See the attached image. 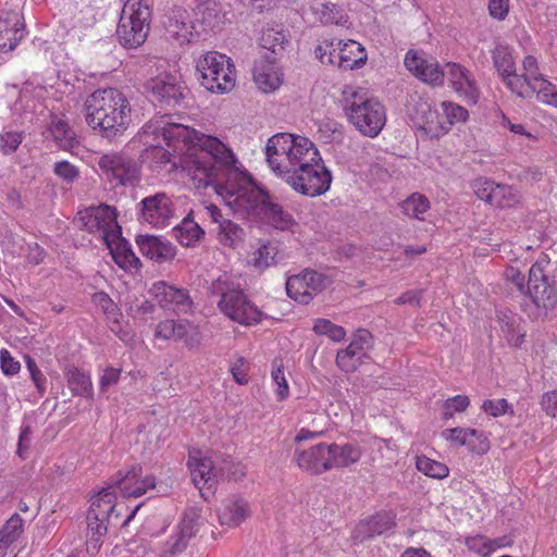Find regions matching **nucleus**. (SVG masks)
Returning <instances> with one entry per match:
<instances>
[{
  "label": "nucleus",
  "instance_id": "nucleus-1",
  "mask_svg": "<svg viewBox=\"0 0 557 557\" xmlns=\"http://www.w3.org/2000/svg\"><path fill=\"white\" fill-rule=\"evenodd\" d=\"M162 137L169 147L181 150L186 148L184 170L197 188L212 186L214 189L237 163L233 151L220 139L183 124L164 126Z\"/></svg>",
  "mask_w": 557,
  "mask_h": 557
},
{
  "label": "nucleus",
  "instance_id": "nucleus-2",
  "mask_svg": "<svg viewBox=\"0 0 557 557\" xmlns=\"http://www.w3.org/2000/svg\"><path fill=\"white\" fill-rule=\"evenodd\" d=\"M214 190L242 219L262 221L282 231L288 230L294 223L293 216L237 163Z\"/></svg>",
  "mask_w": 557,
  "mask_h": 557
},
{
  "label": "nucleus",
  "instance_id": "nucleus-3",
  "mask_svg": "<svg viewBox=\"0 0 557 557\" xmlns=\"http://www.w3.org/2000/svg\"><path fill=\"white\" fill-rule=\"evenodd\" d=\"M86 123L106 139L122 136L132 122V108L127 97L116 88L97 89L85 102Z\"/></svg>",
  "mask_w": 557,
  "mask_h": 557
},
{
  "label": "nucleus",
  "instance_id": "nucleus-4",
  "mask_svg": "<svg viewBox=\"0 0 557 557\" xmlns=\"http://www.w3.org/2000/svg\"><path fill=\"white\" fill-rule=\"evenodd\" d=\"M295 139L290 150L293 173L287 176V184L305 196L325 194L331 186V172L312 141L302 136H295Z\"/></svg>",
  "mask_w": 557,
  "mask_h": 557
},
{
  "label": "nucleus",
  "instance_id": "nucleus-5",
  "mask_svg": "<svg viewBox=\"0 0 557 557\" xmlns=\"http://www.w3.org/2000/svg\"><path fill=\"white\" fill-rule=\"evenodd\" d=\"M549 260L544 257L529 270V280L522 305L524 312L534 320L546 318L557 308V287L549 271Z\"/></svg>",
  "mask_w": 557,
  "mask_h": 557
},
{
  "label": "nucleus",
  "instance_id": "nucleus-6",
  "mask_svg": "<svg viewBox=\"0 0 557 557\" xmlns=\"http://www.w3.org/2000/svg\"><path fill=\"white\" fill-rule=\"evenodd\" d=\"M210 293L220 297L218 308L232 321L243 325H252L261 321L262 312L228 276L223 275L214 280Z\"/></svg>",
  "mask_w": 557,
  "mask_h": 557
},
{
  "label": "nucleus",
  "instance_id": "nucleus-7",
  "mask_svg": "<svg viewBox=\"0 0 557 557\" xmlns=\"http://www.w3.org/2000/svg\"><path fill=\"white\" fill-rule=\"evenodd\" d=\"M199 82L207 90L225 94L235 86L236 70L231 59L216 51L200 55L196 62Z\"/></svg>",
  "mask_w": 557,
  "mask_h": 557
},
{
  "label": "nucleus",
  "instance_id": "nucleus-8",
  "mask_svg": "<svg viewBox=\"0 0 557 557\" xmlns=\"http://www.w3.org/2000/svg\"><path fill=\"white\" fill-rule=\"evenodd\" d=\"M151 11L141 0H127L116 27V37L125 48L143 45L150 29Z\"/></svg>",
  "mask_w": 557,
  "mask_h": 557
},
{
  "label": "nucleus",
  "instance_id": "nucleus-9",
  "mask_svg": "<svg viewBox=\"0 0 557 557\" xmlns=\"http://www.w3.org/2000/svg\"><path fill=\"white\" fill-rule=\"evenodd\" d=\"M346 113L350 123L369 137L377 136L386 122L384 107L376 99L357 92L347 100Z\"/></svg>",
  "mask_w": 557,
  "mask_h": 557
},
{
  "label": "nucleus",
  "instance_id": "nucleus-10",
  "mask_svg": "<svg viewBox=\"0 0 557 557\" xmlns=\"http://www.w3.org/2000/svg\"><path fill=\"white\" fill-rule=\"evenodd\" d=\"M145 89L152 101L169 108L181 106L189 94L183 77L172 73L150 78L146 82Z\"/></svg>",
  "mask_w": 557,
  "mask_h": 557
},
{
  "label": "nucleus",
  "instance_id": "nucleus-11",
  "mask_svg": "<svg viewBox=\"0 0 557 557\" xmlns=\"http://www.w3.org/2000/svg\"><path fill=\"white\" fill-rule=\"evenodd\" d=\"M201 509L197 507L187 508L180 523L172 531L170 536L161 544L159 548L160 557H175L186 549L191 537H194L199 528Z\"/></svg>",
  "mask_w": 557,
  "mask_h": 557
},
{
  "label": "nucleus",
  "instance_id": "nucleus-12",
  "mask_svg": "<svg viewBox=\"0 0 557 557\" xmlns=\"http://www.w3.org/2000/svg\"><path fill=\"white\" fill-rule=\"evenodd\" d=\"M156 341L182 342L189 349L199 348L202 333L199 325L186 319H165L160 321L153 332Z\"/></svg>",
  "mask_w": 557,
  "mask_h": 557
},
{
  "label": "nucleus",
  "instance_id": "nucleus-13",
  "mask_svg": "<svg viewBox=\"0 0 557 557\" xmlns=\"http://www.w3.org/2000/svg\"><path fill=\"white\" fill-rule=\"evenodd\" d=\"M372 348V334L363 329L357 330L349 345L337 351L336 366L346 373H352L369 359V352Z\"/></svg>",
  "mask_w": 557,
  "mask_h": 557
},
{
  "label": "nucleus",
  "instance_id": "nucleus-14",
  "mask_svg": "<svg viewBox=\"0 0 557 557\" xmlns=\"http://www.w3.org/2000/svg\"><path fill=\"white\" fill-rule=\"evenodd\" d=\"M330 283L331 280L325 274L307 269L287 278L286 293L295 301L307 305Z\"/></svg>",
  "mask_w": 557,
  "mask_h": 557
},
{
  "label": "nucleus",
  "instance_id": "nucleus-15",
  "mask_svg": "<svg viewBox=\"0 0 557 557\" xmlns=\"http://www.w3.org/2000/svg\"><path fill=\"white\" fill-rule=\"evenodd\" d=\"M98 165L115 186L134 185L139 178L137 162L123 153H106L99 158Z\"/></svg>",
  "mask_w": 557,
  "mask_h": 557
},
{
  "label": "nucleus",
  "instance_id": "nucleus-16",
  "mask_svg": "<svg viewBox=\"0 0 557 557\" xmlns=\"http://www.w3.org/2000/svg\"><path fill=\"white\" fill-rule=\"evenodd\" d=\"M295 135L278 133L268 139L265 146L267 161L271 170L287 182V176L293 173L292 143Z\"/></svg>",
  "mask_w": 557,
  "mask_h": 557
},
{
  "label": "nucleus",
  "instance_id": "nucleus-17",
  "mask_svg": "<svg viewBox=\"0 0 557 557\" xmlns=\"http://www.w3.org/2000/svg\"><path fill=\"white\" fill-rule=\"evenodd\" d=\"M408 114L413 125L431 137H438L448 132V127L437 122V112L432 109L428 98L414 92L410 95Z\"/></svg>",
  "mask_w": 557,
  "mask_h": 557
},
{
  "label": "nucleus",
  "instance_id": "nucleus-18",
  "mask_svg": "<svg viewBox=\"0 0 557 557\" xmlns=\"http://www.w3.org/2000/svg\"><path fill=\"white\" fill-rule=\"evenodd\" d=\"M163 26L166 36L180 46L191 42L198 36L193 11L183 7L172 8L164 15Z\"/></svg>",
  "mask_w": 557,
  "mask_h": 557
},
{
  "label": "nucleus",
  "instance_id": "nucleus-19",
  "mask_svg": "<svg viewBox=\"0 0 557 557\" xmlns=\"http://www.w3.org/2000/svg\"><path fill=\"white\" fill-rule=\"evenodd\" d=\"M141 221L153 227H165L171 224L174 218V205L171 198L164 193L145 197L140 202Z\"/></svg>",
  "mask_w": 557,
  "mask_h": 557
},
{
  "label": "nucleus",
  "instance_id": "nucleus-20",
  "mask_svg": "<svg viewBox=\"0 0 557 557\" xmlns=\"http://www.w3.org/2000/svg\"><path fill=\"white\" fill-rule=\"evenodd\" d=\"M149 293L160 307L177 314L188 313L194 308V301L187 289L170 285L164 281L153 283Z\"/></svg>",
  "mask_w": 557,
  "mask_h": 557
},
{
  "label": "nucleus",
  "instance_id": "nucleus-21",
  "mask_svg": "<svg viewBox=\"0 0 557 557\" xmlns=\"http://www.w3.org/2000/svg\"><path fill=\"white\" fill-rule=\"evenodd\" d=\"M78 214L76 223L90 233L101 232L107 243L109 240V231L117 227L115 210L108 205L90 207Z\"/></svg>",
  "mask_w": 557,
  "mask_h": 557
},
{
  "label": "nucleus",
  "instance_id": "nucleus-22",
  "mask_svg": "<svg viewBox=\"0 0 557 557\" xmlns=\"http://www.w3.org/2000/svg\"><path fill=\"white\" fill-rule=\"evenodd\" d=\"M203 214L216 225V236L221 245L236 248L245 239V231L238 224L223 216L221 209L210 203L203 207Z\"/></svg>",
  "mask_w": 557,
  "mask_h": 557
},
{
  "label": "nucleus",
  "instance_id": "nucleus-23",
  "mask_svg": "<svg viewBox=\"0 0 557 557\" xmlns=\"http://www.w3.org/2000/svg\"><path fill=\"white\" fill-rule=\"evenodd\" d=\"M455 92L468 102L475 103L480 91L471 72L465 66L448 62L444 65V79Z\"/></svg>",
  "mask_w": 557,
  "mask_h": 557
},
{
  "label": "nucleus",
  "instance_id": "nucleus-24",
  "mask_svg": "<svg viewBox=\"0 0 557 557\" xmlns=\"http://www.w3.org/2000/svg\"><path fill=\"white\" fill-rule=\"evenodd\" d=\"M405 65L408 71L428 84L441 86L444 83V66L441 67L433 58L410 50L406 54Z\"/></svg>",
  "mask_w": 557,
  "mask_h": 557
},
{
  "label": "nucleus",
  "instance_id": "nucleus-25",
  "mask_svg": "<svg viewBox=\"0 0 557 557\" xmlns=\"http://www.w3.org/2000/svg\"><path fill=\"white\" fill-rule=\"evenodd\" d=\"M216 455L218 453H212L209 456L201 458L193 457L188 460L193 482L205 497L206 494L203 490L206 488L209 494H213V490L218 483V462H215Z\"/></svg>",
  "mask_w": 557,
  "mask_h": 557
},
{
  "label": "nucleus",
  "instance_id": "nucleus-26",
  "mask_svg": "<svg viewBox=\"0 0 557 557\" xmlns=\"http://www.w3.org/2000/svg\"><path fill=\"white\" fill-rule=\"evenodd\" d=\"M25 36L23 16L15 10H3L0 15V52L15 49Z\"/></svg>",
  "mask_w": 557,
  "mask_h": 557
},
{
  "label": "nucleus",
  "instance_id": "nucleus-27",
  "mask_svg": "<svg viewBox=\"0 0 557 557\" xmlns=\"http://www.w3.org/2000/svg\"><path fill=\"white\" fill-rule=\"evenodd\" d=\"M326 444L320 443L307 449H296L294 461L305 472L318 475L329 471Z\"/></svg>",
  "mask_w": 557,
  "mask_h": 557
},
{
  "label": "nucleus",
  "instance_id": "nucleus-28",
  "mask_svg": "<svg viewBox=\"0 0 557 557\" xmlns=\"http://www.w3.org/2000/svg\"><path fill=\"white\" fill-rule=\"evenodd\" d=\"M141 467L133 466L124 475L112 481L115 488H119L124 497H140L148 490L156 486L153 476L140 479Z\"/></svg>",
  "mask_w": 557,
  "mask_h": 557
},
{
  "label": "nucleus",
  "instance_id": "nucleus-29",
  "mask_svg": "<svg viewBox=\"0 0 557 557\" xmlns=\"http://www.w3.org/2000/svg\"><path fill=\"white\" fill-rule=\"evenodd\" d=\"M251 513L249 503L240 496H230L219 509V521L222 525L235 528L243 523Z\"/></svg>",
  "mask_w": 557,
  "mask_h": 557
},
{
  "label": "nucleus",
  "instance_id": "nucleus-30",
  "mask_svg": "<svg viewBox=\"0 0 557 557\" xmlns=\"http://www.w3.org/2000/svg\"><path fill=\"white\" fill-rule=\"evenodd\" d=\"M337 52L331 53V57L336 58L334 65L342 70H354L361 67L367 61V52L364 48L355 40L343 42L336 40Z\"/></svg>",
  "mask_w": 557,
  "mask_h": 557
},
{
  "label": "nucleus",
  "instance_id": "nucleus-31",
  "mask_svg": "<svg viewBox=\"0 0 557 557\" xmlns=\"http://www.w3.org/2000/svg\"><path fill=\"white\" fill-rule=\"evenodd\" d=\"M253 81L263 92H273L282 85V73L274 61L268 58L256 62Z\"/></svg>",
  "mask_w": 557,
  "mask_h": 557
},
{
  "label": "nucleus",
  "instance_id": "nucleus-32",
  "mask_svg": "<svg viewBox=\"0 0 557 557\" xmlns=\"http://www.w3.org/2000/svg\"><path fill=\"white\" fill-rule=\"evenodd\" d=\"M542 78L544 75L540 72L537 60L533 55H527L522 61V73H517V84L520 87H512L511 92L521 99H529L531 88Z\"/></svg>",
  "mask_w": 557,
  "mask_h": 557
},
{
  "label": "nucleus",
  "instance_id": "nucleus-33",
  "mask_svg": "<svg viewBox=\"0 0 557 557\" xmlns=\"http://www.w3.org/2000/svg\"><path fill=\"white\" fill-rule=\"evenodd\" d=\"M492 58L494 66L506 87L510 91L512 87H520L517 84L519 81L517 79L516 64L508 47L500 45L497 46L492 52Z\"/></svg>",
  "mask_w": 557,
  "mask_h": 557
},
{
  "label": "nucleus",
  "instance_id": "nucleus-34",
  "mask_svg": "<svg viewBox=\"0 0 557 557\" xmlns=\"http://www.w3.org/2000/svg\"><path fill=\"white\" fill-rule=\"evenodd\" d=\"M329 453V470L333 468H346L356 463L362 455L360 447L356 444H326Z\"/></svg>",
  "mask_w": 557,
  "mask_h": 557
},
{
  "label": "nucleus",
  "instance_id": "nucleus-35",
  "mask_svg": "<svg viewBox=\"0 0 557 557\" xmlns=\"http://www.w3.org/2000/svg\"><path fill=\"white\" fill-rule=\"evenodd\" d=\"M394 527L395 516L387 511H381L358 524L356 537L361 540L373 537L389 531Z\"/></svg>",
  "mask_w": 557,
  "mask_h": 557
},
{
  "label": "nucleus",
  "instance_id": "nucleus-36",
  "mask_svg": "<svg viewBox=\"0 0 557 557\" xmlns=\"http://www.w3.org/2000/svg\"><path fill=\"white\" fill-rule=\"evenodd\" d=\"M310 11L323 24L343 25L346 23L344 9L334 0H313Z\"/></svg>",
  "mask_w": 557,
  "mask_h": 557
},
{
  "label": "nucleus",
  "instance_id": "nucleus-37",
  "mask_svg": "<svg viewBox=\"0 0 557 557\" xmlns=\"http://www.w3.org/2000/svg\"><path fill=\"white\" fill-rule=\"evenodd\" d=\"M191 11L196 25L202 26L203 30L219 27L224 17L220 5L213 0L203 1Z\"/></svg>",
  "mask_w": 557,
  "mask_h": 557
},
{
  "label": "nucleus",
  "instance_id": "nucleus-38",
  "mask_svg": "<svg viewBox=\"0 0 557 557\" xmlns=\"http://www.w3.org/2000/svg\"><path fill=\"white\" fill-rule=\"evenodd\" d=\"M137 244L143 255L159 262L173 257V248L169 243L162 242L153 235H140Z\"/></svg>",
  "mask_w": 557,
  "mask_h": 557
},
{
  "label": "nucleus",
  "instance_id": "nucleus-39",
  "mask_svg": "<svg viewBox=\"0 0 557 557\" xmlns=\"http://www.w3.org/2000/svg\"><path fill=\"white\" fill-rule=\"evenodd\" d=\"M55 144L63 150H71L78 145L77 136L69 123L58 116H53L49 128Z\"/></svg>",
  "mask_w": 557,
  "mask_h": 557
},
{
  "label": "nucleus",
  "instance_id": "nucleus-40",
  "mask_svg": "<svg viewBox=\"0 0 557 557\" xmlns=\"http://www.w3.org/2000/svg\"><path fill=\"white\" fill-rule=\"evenodd\" d=\"M174 237L186 247L196 245L205 235L203 230L188 214L172 230Z\"/></svg>",
  "mask_w": 557,
  "mask_h": 557
},
{
  "label": "nucleus",
  "instance_id": "nucleus-41",
  "mask_svg": "<svg viewBox=\"0 0 557 557\" xmlns=\"http://www.w3.org/2000/svg\"><path fill=\"white\" fill-rule=\"evenodd\" d=\"M114 490L115 487L113 483H111L91 497L89 510L95 509V513H99V517L109 520L115 511L116 496Z\"/></svg>",
  "mask_w": 557,
  "mask_h": 557
},
{
  "label": "nucleus",
  "instance_id": "nucleus-42",
  "mask_svg": "<svg viewBox=\"0 0 557 557\" xmlns=\"http://www.w3.org/2000/svg\"><path fill=\"white\" fill-rule=\"evenodd\" d=\"M215 462H218V480L231 479L238 481L246 475L245 467L239 462H235L231 456H225L218 453Z\"/></svg>",
  "mask_w": 557,
  "mask_h": 557
},
{
  "label": "nucleus",
  "instance_id": "nucleus-43",
  "mask_svg": "<svg viewBox=\"0 0 557 557\" xmlns=\"http://www.w3.org/2000/svg\"><path fill=\"white\" fill-rule=\"evenodd\" d=\"M109 248L112 251V257L116 264H119L123 269H136L138 268L140 261L133 252L129 244L123 239H121L115 248H112L110 243H107Z\"/></svg>",
  "mask_w": 557,
  "mask_h": 557
},
{
  "label": "nucleus",
  "instance_id": "nucleus-44",
  "mask_svg": "<svg viewBox=\"0 0 557 557\" xmlns=\"http://www.w3.org/2000/svg\"><path fill=\"white\" fill-rule=\"evenodd\" d=\"M278 262V246L275 243L262 244L253 257V265L259 270L268 269Z\"/></svg>",
  "mask_w": 557,
  "mask_h": 557
},
{
  "label": "nucleus",
  "instance_id": "nucleus-45",
  "mask_svg": "<svg viewBox=\"0 0 557 557\" xmlns=\"http://www.w3.org/2000/svg\"><path fill=\"white\" fill-rule=\"evenodd\" d=\"M24 530V521L18 513H14L0 529V544L8 547L15 542Z\"/></svg>",
  "mask_w": 557,
  "mask_h": 557
},
{
  "label": "nucleus",
  "instance_id": "nucleus-46",
  "mask_svg": "<svg viewBox=\"0 0 557 557\" xmlns=\"http://www.w3.org/2000/svg\"><path fill=\"white\" fill-rule=\"evenodd\" d=\"M430 203L426 197L412 194L401 203V209L408 218L423 221V214L429 210Z\"/></svg>",
  "mask_w": 557,
  "mask_h": 557
},
{
  "label": "nucleus",
  "instance_id": "nucleus-47",
  "mask_svg": "<svg viewBox=\"0 0 557 557\" xmlns=\"http://www.w3.org/2000/svg\"><path fill=\"white\" fill-rule=\"evenodd\" d=\"M416 467L423 474L434 479H444L449 474V469L446 465L425 456L417 457Z\"/></svg>",
  "mask_w": 557,
  "mask_h": 557
},
{
  "label": "nucleus",
  "instance_id": "nucleus-48",
  "mask_svg": "<svg viewBox=\"0 0 557 557\" xmlns=\"http://www.w3.org/2000/svg\"><path fill=\"white\" fill-rule=\"evenodd\" d=\"M67 382L74 394L82 396L92 395V383L88 374L75 369L69 372Z\"/></svg>",
  "mask_w": 557,
  "mask_h": 557
},
{
  "label": "nucleus",
  "instance_id": "nucleus-49",
  "mask_svg": "<svg viewBox=\"0 0 557 557\" xmlns=\"http://www.w3.org/2000/svg\"><path fill=\"white\" fill-rule=\"evenodd\" d=\"M536 95V99L545 104L557 108V90L556 87L545 77L539 81L530 91V98Z\"/></svg>",
  "mask_w": 557,
  "mask_h": 557
},
{
  "label": "nucleus",
  "instance_id": "nucleus-50",
  "mask_svg": "<svg viewBox=\"0 0 557 557\" xmlns=\"http://www.w3.org/2000/svg\"><path fill=\"white\" fill-rule=\"evenodd\" d=\"M313 331L318 335L330 337L334 342H342L346 336L343 326L336 325L327 319H317L313 324Z\"/></svg>",
  "mask_w": 557,
  "mask_h": 557
},
{
  "label": "nucleus",
  "instance_id": "nucleus-51",
  "mask_svg": "<svg viewBox=\"0 0 557 557\" xmlns=\"http://www.w3.org/2000/svg\"><path fill=\"white\" fill-rule=\"evenodd\" d=\"M107 519L99 517V513H95L94 510H88L87 513V527L89 532V541L94 542V547H97L101 537L107 533Z\"/></svg>",
  "mask_w": 557,
  "mask_h": 557
},
{
  "label": "nucleus",
  "instance_id": "nucleus-52",
  "mask_svg": "<svg viewBox=\"0 0 557 557\" xmlns=\"http://www.w3.org/2000/svg\"><path fill=\"white\" fill-rule=\"evenodd\" d=\"M518 202V193L511 186L496 184L491 205L505 208Z\"/></svg>",
  "mask_w": 557,
  "mask_h": 557
},
{
  "label": "nucleus",
  "instance_id": "nucleus-53",
  "mask_svg": "<svg viewBox=\"0 0 557 557\" xmlns=\"http://www.w3.org/2000/svg\"><path fill=\"white\" fill-rule=\"evenodd\" d=\"M24 138L23 132L3 131L0 135V150L3 154H11L16 151Z\"/></svg>",
  "mask_w": 557,
  "mask_h": 557
},
{
  "label": "nucleus",
  "instance_id": "nucleus-54",
  "mask_svg": "<svg viewBox=\"0 0 557 557\" xmlns=\"http://www.w3.org/2000/svg\"><path fill=\"white\" fill-rule=\"evenodd\" d=\"M470 405L469 397L466 395H457L448 398L443 405V418L448 420L456 412H463Z\"/></svg>",
  "mask_w": 557,
  "mask_h": 557
},
{
  "label": "nucleus",
  "instance_id": "nucleus-55",
  "mask_svg": "<svg viewBox=\"0 0 557 557\" xmlns=\"http://www.w3.org/2000/svg\"><path fill=\"white\" fill-rule=\"evenodd\" d=\"M479 435V431L475 429H462V428H454V429H446L442 432V436L450 441L451 443L463 446L468 444V438L470 436H476Z\"/></svg>",
  "mask_w": 557,
  "mask_h": 557
},
{
  "label": "nucleus",
  "instance_id": "nucleus-56",
  "mask_svg": "<svg viewBox=\"0 0 557 557\" xmlns=\"http://www.w3.org/2000/svg\"><path fill=\"white\" fill-rule=\"evenodd\" d=\"M442 108L447 119L448 128L454 123L465 122L468 119V111L457 103L443 101Z\"/></svg>",
  "mask_w": 557,
  "mask_h": 557
},
{
  "label": "nucleus",
  "instance_id": "nucleus-57",
  "mask_svg": "<svg viewBox=\"0 0 557 557\" xmlns=\"http://www.w3.org/2000/svg\"><path fill=\"white\" fill-rule=\"evenodd\" d=\"M337 52L336 40H323L315 49V57L322 62L327 64H335L336 58L331 57V53Z\"/></svg>",
  "mask_w": 557,
  "mask_h": 557
},
{
  "label": "nucleus",
  "instance_id": "nucleus-58",
  "mask_svg": "<svg viewBox=\"0 0 557 557\" xmlns=\"http://www.w3.org/2000/svg\"><path fill=\"white\" fill-rule=\"evenodd\" d=\"M94 302L99 306L104 314L109 318L116 320L119 309L114 301L104 292H98L92 295Z\"/></svg>",
  "mask_w": 557,
  "mask_h": 557
},
{
  "label": "nucleus",
  "instance_id": "nucleus-59",
  "mask_svg": "<svg viewBox=\"0 0 557 557\" xmlns=\"http://www.w3.org/2000/svg\"><path fill=\"white\" fill-rule=\"evenodd\" d=\"M482 409L486 413H488L493 417L503 416V414L507 413L508 411H510V413L513 412L511 409V406L508 404V401L505 398L487 399L483 403Z\"/></svg>",
  "mask_w": 557,
  "mask_h": 557
},
{
  "label": "nucleus",
  "instance_id": "nucleus-60",
  "mask_svg": "<svg viewBox=\"0 0 557 557\" xmlns=\"http://www.w3.org/2000/svg\"><path fill=\"white\" fill-rule=\"evenodd\" d=\"M53 172L66 183H73L79 175L78 169L67 161L54 163Z\"/></svg>",
  "mask_w": 557,
  "mask_h": 557
},
{
  "label": "nucleus",
  "instance_id": "nucleus-61",
  "mask_svg": "<svg viewBox=\"0 0 557 557\" xmlns=\"http://www.w3.org/2000/svg\"><path fill=\"white\" fill-rule=\"evenodd\" d=\"M121 375V369L108 367L104 369L103 374L99 380L100 392H106L110 386L115 385L119 382Z\"/></svg>",
  "mask_w": 557,
  "mask_h": 557
},
{
  "label": "nucleus",
  "instance_id": "nucleus-62",
  "mask_svg": "<svg viewBox=\"0 0 557 557\" xmlns=\"http://www.w3.org/2000/svg\"><path fill=\"white\" fill-rule=\"evenodd\" d=\"M502 331L505 334L509 345L519 347L523 342V334H516L515 321L508 320L502 324Z\"/></svg>",
  "mask_w": 557,
  "mask_h": 557
},
{
  "label": "nucleus",
  "instance_id": "nucleus-63",
  "mask_svg": "<svg viewBox=\"0 0 557 557\" xmlns=\"http://www.w3.org/2000/svg\"><path fill=\"white\" fill-rule=\"evenodd\" d=\"M0 363L2 371L8 375H13L20 371V362L15 361L5 349L0 351Z\"/></svg>",
  "mask_w": 557,
  "mask_h": 557
},
{
  "label": "nucleus",
  "instance_id": "nucleus-64",
  "mask_svg": "<svg viewBox=\"0 0 557 557\" xmlns=\"http://www.w3.org/2000/svg\"><path fill=\"white\" fill-rule=\"evenodd\" d=\"M541 405L543 410L550 417L557 419V389L543 395Z\"/></svg>",
  "mask_w": 557,
  "mask_h": 557
}]
</instances>
